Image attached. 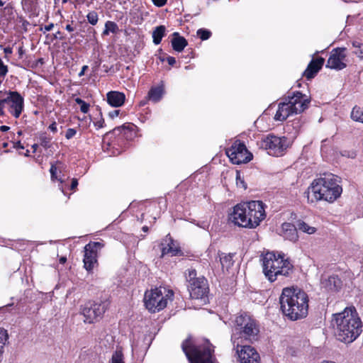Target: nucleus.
Here are the masks:
<instances>
[{
    "label": "nucleus",
    "mask_w": 363,
    "mask_h": 363,
    "mask_svg": "<svg viewBox=\"0 0 363 363\" xmlns=\"http://www.w3.org/2000/svg\"><path fill=\"white\" fill-rule=\"evenodd\" d=\"M279 303L283 314L291 320L301 319L308 314V297L300 289L284 288L280 296Z\"/></svg>",
    "instance_id": "nucleus-1"
},
{
    "label": "nucleus",
    "mask_w": 363,
    "mask_h": 363,
    "mask_svg": "<svg viewBox=\"0 0 363 363\" xmlns=\"http://www.w3.org/2000/svg\"><path fill=\"white\" fill-rule=\"evenodd\" d=\"M335 335L345 343L354 342L362 332V322L354 306L346 308L342 312L335 314Z\"/></svg>",
    "instance_id": "nucleus-2"
},
{
    "label": "nucleus",
    "mask_w": 363,
    "mask_h": 363,
    "mask_svg": "<svg viewBox=\"0 0 363 363\" xmlns=\"http://www.w3.org/2000/svg\"><path fill=\"white\" fill-rule=\"evenodd\" d=\"M340 184V178L333 174H324L312 182L306 191L309 203H315L320 200L333 202L342 194V189Z\"/></svg>",
    "instance_id": "nucleus-3"
},
{
    "label": "nucleus",
    "mask_w": 363,
    "mask_h": 363,
    "mask_svg": "<svg viewBox=\"0 0 363 363\" xmlns=\"http://www.w3.org/2000/svg\"><path fill=\"white\" fill-rule=\"evenodd\" d=\"M259 327L256 320L249 315L240 314L235 320L231 336L233 347H240L244 341L253 342L259 338Z\"/></svg>",
    "instance_id": "nucleus-4"
},
{
    "label": "nucleus",
    "mask_w": 363,
    "mask_h": 363,
    "mask_svg": "<svg viewBox=\"0 0 363 363\" xmlns=\"http://www.w3.org/2000/svg\"><path fill=\"white\" fill-rule=\"evenodd\" d=\"M261 261L263 273L270 282L276 281L279 277H289L293 272V265L283 255L277 256L272 252L264 254Z\"/></svg>",
    "instance_id": "nucleus-5"
},
{
    "label": "nucleus",
    "mask_w": 363,
    "mask_h": 363,
    "mask_svg": "<svg viewBox=\"0 0 363 363\" xmlns=\"http://www.w3.org/2000/svg\"><path fill=\"white\" fill-rule=\"evenodd\" d=\"M182 348L189 363H215L214 347L208 340L198 343L191 337L183 341Z\"/></svg>",
    "instance_id": "nucleus-6"
},
{
    "label": "nucleus",
    "mask_w": 363,
    "mask_h": 363,
    "mask_svg": "<svg viewBox=\"0 0 363 363\" xmlns=\"http://www.w3.org/2000/svg\"><path fill=\"white\" fill-rule=\"evenodd\" d=\"M174 292L172 290L167 289L164 287H159L146 291L144 297V302L146 308L155 313L164 309L169 301L172 300Z\"/></svg>",
    "instance_id": "nucleus-7"
},
{
    "label": "nucleus",
    "mask_w": 363,
    "mask_h": 363,
    "mask_svg": "<svg viewBox=\"0 0 363 363\" xmlns=\"http://www.w3.org/2000/svg\"><path fill=\"white\" fill-rule=\"evenodd\" d=\"M186 280L189 283L187 287L192 298L203 299L208 293L207 280L203 277H197L196 271L189 269L185 273Z\"/></svg>",
    "instance_id": "nucleus-8"
},
{
    "label": "nucleus",
    "mask_w": 363,
    "mask_h": 363,
    "mask_svg": "<svg viewBox=\"0 0 363 363\" xmlns=\"http://www.w3.org/2000/svg\"><path fill=\"white\" fill-rule=\"evenodd\" d=\"M289 145V141L286 137L274 135H269L260 142L261 147L266 150L269 155L275 157L283 155Z\"/></svg>",
    "instance_id": "nucleus-9"
},
{
    "label": "nucleus",
    "mask_w": 363,
    "mask_h": 363,
    "mask_svg": "<svg viewBox=\"0 0 363 363\" xmlns=\"http://www.w3.org/2000/svg\"><path fill=\"white\" fill-rule=\"evenodd\" d=\"M246 211V218L250 220L247 228H255L265 217L264 204L260 201H251L242 203Z\"/></svg>",
    "instance_id": "nucleus-10"
},
{
    "label": "nucleus",
    "mask_w": 363,
    "mask_h": 363,
    "mask_svg": "<svg viewBox=\"0 0 363 363\" xmlns=\"http://www.w3.org/2000/svg\"><path fill=\"white\" fill-rule=\"evenodd\" d=\"M109 303L107 301L100 303L88 302L81 308V314L84 316V322L94 323L99 320L107 310Z\"/></svg>",
    "instance_id": "nucleus-11"
},
{
    "label": "nucleus",
    "mask_w": 363,
    "mask_h": 363,
    "mask_svg": "<svg viewBox=\"0 0 363 363\" xmlns=\"http://www.w3.org/2000/svg\"><path fill=\"white\" fill-rule=\"evenodd\" d=\"M225 152L230 160L235 164L247 163L252 158V153L247 150L245 145L240 140H235Z\"/></svg>",
    "instance_id": "nucleus-12"
},
{
    "label": "nucleus",
    "mask_w": 363,
    "mask_h": 363,
    "mask_svg": "<svg viewBox=\"0 0 363 363\" xmlns=\"http://www.w3.org/2000/svg\"><path fill=\"white\" fill-rule=\"evenodd\" d=\"M101 242H90L84 247V267L89 272L97 264L98 252L104 247Z\"/></svg>",
    "instance_id": "nucleus-13"
},
{
    "label": "nucleus",
    "mask_w": 363,
    "mask_h": 363,
    "mask_svg": "<svg viewBox=\"0 0 363 363\" xmlns=\"http://www.w3.org/2000/svg\"><path fill=\"white\" fill-rule=\"evenodd\" d=\"M2 101L9 106V112L15 118L20 117L24 109V99L18 91H9Z\"/></svg>",
    "instance_id": "nucleus-14"
},
{
    "label": "nucleus",
    "mask_w": 363,
    "mask_h": 363,
    "mask_svg": "<svg viewBox=\"0 0 363 363\" xmlns=\"http://www.w3.org/2000/svg\"><path fill=\"white\" fill-rule=\"evenodd\" d=\"M285 101L289 104L295 114L303 112L308 108L310 103L308 96L299 91L294 92L292 96H288Z\"/></svg>",
    "instance_id": "nucleus-15"
},
{
    "label": "nucleus",
    "mask_w": 363,
    "mask_h": 363,
    "mask_svg": "<svg viewBox=\"0 0 363 363\" xmlns=\"http://www.w3.org/2000/svg\"><path fill=\"white\" fill-rule=\"evenodd\" d=\"M346 49L344 48H337L333 49L327 61L326 67L330 69L341 70L346 67Z\"/></svg>",
    "instance_id": "nucleus-16"
},
{
    "label": "nucleus",
    "mask_w": 363,
    "mask_h": 363,
    "mask_svg": "<svg viewBox=\"0 0 363 363\" xmlns=\"http://www.w3.org/2000/svg\"><path fill=\"white\" fill-rule=\"evenodd\" d=\"M241 347H234L236 348V353L238 356L240 363H255L259 360V354L257 350L250 345H240Z\"/></svg>",
    "instance_id": "nucleus-17"
},
{
    "label": "nucleus",
    "mask_w": 363,
    "mask_h": 363,
    "mask_svg": "<svg viewBox=\"0 0 363 363\" xmlns=\"http://www.w3.org/2000/svg\"><path fill=\"white\" fill-rule=\"evenodd\" d=\"M229 219L235 225L247 228L250 220L246 218V211L244 210L243 203H238L234 208L233 212L230 214Z\"/></svg>",
    "instance_id": "nucleus-18"
},
{
    "label": "nucleus",
    "mask_w": 363,
    "mask_h": 363,
    "mask_svg": "<svg viewBox=\"0 0 363 363\" xmlns=\"http://www.w3.org/2000/svg\"><path fill=\"white\" fill-rule=\"evenodd\" d=\"M162 245V256L169 255L171 256L177 255L180 252L179 247L177 242L168 234L161 243Z\"/></svg>",
    "instance_id": "nucleus-19"
},
{
    "label": "nucleus",
    "mask_w": 363,
    "mask_h": 363,
    "mask_svg": "<svg viewBox=\"0 0 363 363\" xmlns=\"http://www.w3.org/2000/svg\"><path fill=\"white\" fill-rule=\"evenodd\" d=\"M323 63L324 59L323 57H319L316 60H312L304 72V76L308 79L313 78L321 69Z\"/></svg>",
    "instance_id": "nucleus-20"
},
{
    "label": "nucleus",
    "mask_w": 363,
    "mask_h": 363,
    "mask_svg": "<svg viewBox=\"0 0 363 363\" xmlns=\"http://www.w3.org/2000/svg\"><path fill=\"white\" fill-rule=\"evenodd\" d=\"M295 114L291 108L289 106L285 101L279 103L278 109L274 116V120L277 121H285L289 116Z\"/></svg>",
    "instance_id": "nucleus-21"
},
{
    "label": "nucleus",
    "mask_w": 363,
    "mask_h": 363,
    "mask_svg": "<svg viewBox=\"0 0 363 363\" xmlns=\"http://www.w3.org/2000/svg\"><path fill=\"white\" fill-rule=\"evenodd\" d=\"M125 94L118 91H110L107 94V102L113 107H120L125 102Z\"/></svg>",
    "instance_id": "nucleus-22"
},
{
    "label": "nucleus",
    "mask_w": 363,
    "mask_h": 363,
    "mask_svg": "<svg viewBox=\"0 0 363 363\" xmlns=\"http://www.w3.org/2000/svg\"><path fill=\"white\" fill-rule=\"evenodd\" d=\"M283 237L290 241L295 242L298 240L297 227L289 223L282 225Z\"/></svg>",
    "instance_id": "nucleus-23"
},
{
    "label": "nucleus",
    "mask_w": 363,
    "mask_h": 363,
    "mask_svg": "<svg viewBox=\"0 0 363 363\" xmlns=\"http://www.w3.org/2000/svg\"><path fill=\"white\" fill-rule=\"evenodd\" d=\"M322 286L328 291H338L342 286V281L337 276H330L322 282Z\"/></svg>",
    "instance_id": "nucleus-24"
},
{
    "label": "nucleus",
    "mask_w": 363,
    "mask_h": 363,
    "mask_svg": "<svg viewBox=\"0 0 363 363\" xmlns=\"http://www.w3.org/2000/svg\"><path fill=\"white\" fill-rule=\"evenodd\" d=\"M114 337L108 333L106 331H103L99 337V344L101 348L109 349L114 345Z\"/></svg>",
    "instance_id": "nucleus-25"
},
{
    "label": "nucleus",
    "mask_w": 363,
    "mask_h": 363,
    "mask_svg": "<svg viewBox=\"0 0 363 363\" xmlns=\"http://www.w3.org/2000/svg\"><path fill=\"white\" fill-rule=\"evenodd\" d=\"M173 38L172 39V48L177 52H182L184 49V48L188 45L186 40L179 35V34L177 32L173 33Z\"/></svg>",
    "instance_id": "nucleus-26"
},
{
    "label": "nucleus",
    "mask_w": 363,
    "mask_h": 363,
    "mask_svg": "<svg viewBox=\"0 0 363 363\" xmlns=\"http://www.w3.org/2000/svg\"><path fill=\"white\" fill-rule=\"evenodd\" d=\"M164 94L163 85L153 86L148 92V99L154 103L160 101Z\"/></svg>",
    "instance_id": "nucleus-27"
},
{
    "label": "nucleus",
    "mask_w": 363,
    "mask_h": 363,
    "mask_svg": "<svg viewBox=\"0 0 363 363\" xmlns=\"http://www.w3.org/2000/svg\"><path fill=\"white\" fill-rule=\"evenodd\" d=\"M219 258L223 270H228L233 264V255L231 254L220 253Z\"/></svg>",
    "instance_id": "nucleus-28"
},
{
    "label": "nucleus",
    "mask_w": 363,
    "mask_h": 363,
    "mask_svg": "<svg viewBox=\"0 0 363 363\" xmlns=\"http://www.w3.org/2000/svg\"><path fill=\"white\" fill-rule=\"evenodd\" d=\"M166 28L164 26H157L152 31L153 43L159 45L165 34Z\"/></svg>",
    "instance_id": "nucleus-29"
},
{
    "label": "nucleus",
    "mask_w": 363,
    "mask_h": 363,
    "mask_svg": "<svg viewBox=\"0 0 363 363\" xmlns=\"http://www.w3.org/2000/svg\"><path fill=\"white\" fill-rule=\"evenodd\" d=\"M62 164L60 162H57L55 164H52L50 169L52 180H58L60 183L63 182L61 177H58L57 172L61 173V169L62 168Z\"/></svg>",
    "instance_id": "nucleus-30"
},
{
    "label": "nucleus",
    "mask_w": 363,
    "mask_h": 363,
    "mask_svg": "<svg viewBox=\"0 0 363 363\" xmlns=\"http://www.w3.org/2000/svg\"><path fill=\"white\" fill-rule=\"evenodd\" d=\"M296 227L298 230L307 233L308 235H312L315 233L316 231L315 228L310 226L308 224L302 220L297 221Z\"/></svg>",
    "instance_id": "nucleus-31"
},
{
    "label": "nucleus",
    "mask_w": 363,
    "mask_h": 363,
    "mask_svg": "<svg viewBox=\"0 0 363 363\" xmlns=\"http://www.w3.org/2000/svg\"><path fill=\"white\" fill-rule=\"evenodd\" d=\"M111 363H124L123 348L117 345L111 357Z\"/></svg>",
    "instance_id": "nucleus-32"
},
{
    "label": "nucleus",
    "mask_w": 363,
    "mask_h": 363,
    "mask_svg": "<svg viewBox=\"0 0 363 363\" xmlns=\"http://www.w3.org/2000/svg\"><path fill=\"white\" fill-rule=\"evenodd\" d=\"M118 30V25L113 21H108L105 23V28L102 34L103 35H108L110 33H116Z\"/></svg>",
    "instance_id": "nucleus-33"
},
{
    "label": "nucleus",
    "mask_w": 363,
    "mask_h": 363,
    "mask_svg": "<svg viewBox=\"0 0 363 363\" xmlns=\"http://www.w3.org/2000/svg\"><path fill=\"white\" fill-rule=\"evenodd\" d=\"M351 118L354 121L363 123V110L359 107H354L351 112Z\"/></svg>",
    "instance_id": "nucleus-34"
},
{
    "label": "nucleus",
    "mask_w": 363,
    "mask_h": 363,
    "mask_svg": "<svg viewBox=\"0 0 363 363\" xmlns=\"http://www.w3.org/2000/svg\"><path fill=\"white\" fill-rule=\"evenodd\" d=\"M8 340L7 331L3 328H0V355L4 352V347Z\"/></svg>",
    "instance_id": "nucleus-35"
},
{
    "label": "nucleus",
    "mask_w": 363,
    "mask_h": 363,
    "mask_svg": "<svg viewBox=\"0 0 363 363\" xmlns=\"http://www.w3.org/2000/svg\"><path fill=\"white\" fill-rule=\"evenodd\" d=\"M352 46L354 48L353 52L359 58L363 59V45L358 43L354 42Z\"/></svg>",
    "instance_id": "nucleus-36"
},
{
    "label": "nucleus",
    "mask_w": 363,
    "mask_h": 363,
    "mask_svg": "<svg viewBox=\"0 0 363 363\" xmlns=\"http://www.w3.org/2000/svg\"><path fill=\"white\" fill-rule=\"evenodd\" d=\"M86 18H87L88 22L90 24H91L92 26H95L97 23L98 21H99L98 14L94 11L89 12L86 15Z\"/></svg>",
    "instance_id": "nucleus-37"
},
{
    "label": "nucleus",
    "mask_w": 363,
    "mask_h": 363,
    "mask_svg": "<svg viewBox=\"0 0 363 363\" xmlns=\"http://www.w3.org/2000/svg\"><path fill=\"white\" fill-rule=\"evenodd\" d=\"M75 102L80 105V111L84 113H86L89 111V104L86 103L84 101H83L80 98H76L74 99Z\"/></svg>",
    "instance_id": "nucleus-38"
},
{
    "label": "nucleus",
    "mask_w": 363,
    "mask_h": 363,
    "mask_svg": "<svg viewBox=\"0 0 363 363\" xmlns=\"http://www.w3.org/2000/svg\"><path fill=\"white\" fill-rule=\"evenodd\" d=\"M197 35L202 40H208L211 35V33L210 30L200 28L197 30Z\"/></svg>",
    "instance_id": "nucleus-39"
},
{
    "label": "nucleus",
    "mask_w": 363,
    "mask_h": 363,
    "mask_svg": "<svg viewBox=\"0 0 363 363\" xmlns=\"http://www.w3.org/2000/svg\"><path fill=\"white\" fill-rule=\"evenodd\" d=\"M236 184L238 187H241L244 189H247V184H245L244 179L241 177L240 172H236Z\"/></svg>",
    "instance_id": "nucleus-40"
},
{
    "label": "nucleus",
    "mask_w": 363,
    "mask_h": 363,
    "mask_svg": "<svg viewBox=\"0 0 363 363\" xmlns=\"http://www.w3.org/2000/svg\"><path fill=\"white\" fill-rule=\"evenodd\" d=\"M40 145H42L45 148L50 147V138L47 136H41L40 138Z\"/></svg>",
    "instance_id": "nucleus-41"
},
{
    "label": "nucleus",
    "mask_w": 363,
    "mask_h": 363,
    "mask_svg": "<svg viewBox=\"0 0 363 363\" xmlns=\"http://www.w3.org/2000/svg\"><path fill=\"white\" fill-rule=\"evenodd\" d=\"M77 133V131L74 128H68L67 130V132H66V134H65V138L67 139V140H69L71 138H72Z\"/></svg>",
    "instance_id": "nucleus-42"
},
{
    "label": "nucleus",
    "mask_w": 363,
    "mask_h": 363,
    "mask_svg": "<svg viewBox=\"0 0 363 363\" xmlns=\"http://www.w3.org/2000/svg\"><path fill=\"white\" fill-rule=\"evenodd\" d=\"M104 124H105L104 120L101 117L100 118L99 120L94 122V125L96 128V129L103 128L104 126Z\"/></svg>",
    "instance_id": "nucleus-43"
},
{
    "label": "nucleus",
    "mask_w": 363,
    "mask_h": 363,
    "mask_svg": "<svg viewBox=\"0 0 363 363\" xmlns=\"http://www.w3.org/2000/svg\"><path fill=\"white\" fill-rule=\"evenodd\" d=\"M153 4L158 6L162 7L166 4L167 0H152Z\"/></svg>",
    "instance_id": "nucleus-44"
},
{
    "label": "nucleus",
    "mask_w": 363,
    "mask_h": 363,
    "mask_svg": "<svg viewBox=\"0 0 363 363\" xmlns=\"http://www.w3.org/2000/svg\"><path fill=\"white\" fill-rule=\"evenodd\" d=\"M119 113H120L119 110H114L113 111L109 112L108 116L111 118H114L119 115Z\"/></svg>",
    "instance_id": "nucleus-45"
},
{
    "label": "nucleus",
    "mask_w": 363,
    "mask_h": 363,
    "mask_svg": "<svg viewBox=\"0 0 363 363\" xmlns=\"http://www.w3.org/2000/svg\"><path fill=\"white\" fill-rule=\"evenodd\" d=\"M53 27H54V24L50 23L48 25L45 26L44 28H41L40 30H43L44 32L50 31L53 28Z\"/></svg>",
    "instance_id": "nucleus-46"
},
{
    "label": "nucleus",
    "mask_w": 363,
    "mask_h": 363,
    "mask_svg": "<svg viewBox=\"0 0 363 363\" xmlns=\"http://www.w3.org/2000/svg\"><path fill=\"white\" fill-rule=\"evenodd\" d=\"M167 61L168 64L171 66H173L176 63V59L174 57L169 56L167 58Z\"/></svg>",
    "instance_id": "nucleus-47"
},
{
    "label": "nucleus",
    "mask_w": 363,
    "mask_h": 363,
    "mask_svg": "<svg viewBox=\"0 0 363 363\" xmlns=\"http://www.w3.org/2000/svg\"><path fill=\"white\" fill-rule=\"evenodd\" d=\"M77 185H78L77 179H74V178L72 179V184H71V186H70L71 190H74L77 188Z\"/></svg>",
    "instance_id": "nucleus-48"
},
{
    "label": "nucleus",
    "mask_w": 363,
    "mask_h": 363,
    "mask_svg": "<svg viewBox=\"0 0 363 363\" xmlns=\"http://www.w3.org/2000/svg\"><path fill=\"white\" fill-rule=\"evenodd\" d=\"M49 129L53 132V133H55L57 132V124L55 122H53L52 123H51L50 125H49Z\"/></svg>",
    "instance_id": "nucleus-49"
},
{
    "label": "nucleus",
    "mask_w": 363,
    "mask_h": 363,
    "mask_svg": "<svg viewBox=\"0 0 363 363\" xmlns=\"http://www.w3.org/2000/svg\"><path fill=\"white\" fill-rule=\"evenodd\" d=\"M342 156L348 157H354L356 154L354 152H347L346 151L344 152V153L342 154Z\"/></svg>",
    "instance_id": "nucleus-50"
},
{
    "label": "nucleus",
    "mask_w": 363,
    "mask_h": 363,
    "mask_svg": "<svg viewBox=\"0 0 363 363\" xmlns=\"http://www.w3.org/2000/svg\"><path fill=\"white\" fill-rule=\"evenodd\" d=\"M13 147L16 149H24L23 145H22L20 141L13 143Z\"/></svg>",
    "instance_id": "nucleus-51"
},
{
    "label": "nucleus",
    "mask_w": 363,
    "mask_h": 363,
    "mask_svg": "<svg viewBox=\"0 0 363 363\" xmlns=\"http://www.w3.org/2000/svg\"><path fill=\"white\" fill-rule=\"evenodd\" d=\"M88 69V66L87 65H84L82 68V70L80 71V72L79 73V77H82L84 74V72L85 71Z\"/></svg>",
    "instance_id": "nucleus-52"
},
{
    "label": "nucleus",
    "mask_w": 363,
    "mask_h": 363,
    "mask_svg": "<svg viewBox=\"0 0 363 363\" xmlns=\"http://www.w3.org/2000/svg\"><path fill=\"white\" fill-rule=\"evenodd\" d=\"M4 102L2 101V99L0 100V116H3L4 112Z\"/></svg>",
    "instance_id": "nucleus-53"
},
{
    "label": "nucleus",
    "mask_w": 363,
    "mask_h": 363,
    "mask_svg": "<svg viewBox=\"0 0 363 363\" xmlns=\"http://www.w3.org/2000/svg\"><path fill=\"white\" fill-rule=\"evenodd\" d=\"M4 52L6 55H10L12 53V48L10 47H6L4 49Z\"/></svg>",
    "instance_id": "nucleus-54"
},
{
    "label": "nucleus",
    "mask_w": 363,
    "mask_h": 363,
    "mask_svg": "<svg viewBox=\"0 0 363 363\" xmlns=\"http://www.w3.org/2000/svg\"><path fill=\"white\" fill-rule=\"evenodd\" d=\"M9 129H10V128L9 126H6V125H1L0 127V130L2 131V132L8 131Z\"/></svg>",
    "instance_id": "nucleus-55"
},
{
    "label": "nucleus",
    "mask_w": 363,
    "mask_h": 363,
    "mask_svg": "<svg viewBox=\"0 0 363 363\" xmlns=\"http://www.w3.org/2000/svg\"><path fill=\"white\" fill-rule=\"evenodd\" d=\"M65 28L69 32H72L74 30V28L69 24L67 25Z\"/></svg>",
    "instance_id": "nucleus-56"
},
{
    "label": "nucleus",
    "mask_w": 363,
    "mask_h": 363,
    "mask_svg": "<svg viewBox=\"0 0 363 363\" xmlns=\"http://www.w3.org/2000/svg\"><path fill=\"white\" fill-rule=\"evenodd\" d=\"M66 261H67V259H66V257H60V262L61 264H64V263H65V262H66Z\"/></svg>",
    "instance_id": "nucleus-57"
},
{
    "label": "nucleus",
    "mask_w": 363,
    "mask_h": 363,
    "mask_svg": "<svg viewBox=\"0 0 363 363\" xmlns=\"http://www.w3.org/2000/svg\"><path fill=\"white\" fill-rule=\"evenodd\" d=\"M18 53H19V55H22L23 54V48L22 47H20L19 49H18Z\"/></svg>",
    "instance_id": "nucleus-58"
},
{
    "label": "nucleus",
    "mask_w": 363,
    "mask_h": 363,
    "mask_svg": "<svg viewBox=\"0 0 363 363\" xmlns=\"http://www.w3.org/2000/svg\"><path fill=\"white\" fill-rule=\"evenodd\" d=\"M38 146V145L37 144H34V145H32V147L33 149V152L36 151Z\"/></svg>",
    "instance_id": "nucleus-59"
},
{
    "label": "nucleus",
    "mask_w": 363,
    "mask_h": 363,
    "mask_svg": "<svg viewBox=\"0 0 363 363\" xmlns=\"http://www.w3.org/2000/svg\"><path fill=\"white\" fill-rule=\"evenodd\" d=\"M143 230L144 232H147V231L148 230V228H147V226H143Z\"/></svg>",
    "instance_id": "nucleus-60"
},
{
    "label": "nucleus",
    "mask_w": 363,
    "mask_h": 363,
    "mask_svg": "<svg viewBox=\"0 0 363 363\" xmlns=\"http://www.w3.org/2000/svg\"><path fill=\"white\" fill-rule=\"evenodd\" d=\"M8 147V143H3V147L6 148Z\"/></svg>",
    "instance_id": "nucleus-61"
},
{
    "label": "nucleus",
    "mask_w": 363,
    "mask_h": 363,
    "mask_svg": "<svg viewBox=\"0 0 363 363\" xmlns=\"http://www.w3.org/2000/svg\"><path fill=\"white\" fill-rule=\"evenodd\" d=\"M25 156H26V157L29 156V150L26 151V152L25 153Z\"/></svg>",
    "instance_id": "nucleus-62"
},
{
    "label": "nucleus",
    "mask_w": 363,
    "mask_h": 363,
    "mask_svg": "<svg viewBox=\"0 0 363 363\" xmlns=\"http://www.w3.org/2000/svg\"><path fill=\"white\" fill-rule=\"evenodd\" d=\"M321 363H333L332 362L323 361Z\"/></svg>",
    "instance_id": "nucleus-63"
},
{
    "label": "nucleus",
    "mask_w": 363,
    "mask_h": 363,
    "mask_svg": "<svg viewBox=\"0 0 363 363\" xmlns=\"http://www.w3.org/2000/svg\"><path fill=\"white\" fill-rule=\"evenodd\" d=\"M38 61L39 62L43 63V59H40Z\"/></svg>",
    "instance_id": "nucleus-64"
}]
</instances>
